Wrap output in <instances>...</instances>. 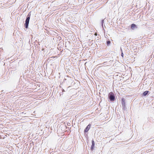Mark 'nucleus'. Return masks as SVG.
<instances>
[{"instance_id": "9b49d317", "label": "nucleus", "mask_w": 154, "mask_h": 154, "mask_svg": "<svg viewBox=\"0 0 154 154\" xmlns=\"http://www.w3.org/2000/svg\"><path fill=\"white\" fill-rule=\"evenodd\" d=\"M104 23V20H102L101 21L102 26V27H103V24Z\"/></svg>"}, {"instance_id": "f257e3e1", "label": "nucleus", "mask_w": 154, "mask_h": 154, "mask_svg": "<svg viewBox=\"0 0 154 154\" xmlns=\"http://www.w3.org/2000/svg\"><path fill=\"white\" fill-rule=\"evenodd\" d=\"M31 15V12H30L26 17L25 23L24 24V26L26 29L28 28Z\"/></svg>"}, {"instance_id": "20e7f679", "label": "nucleus", "mask_w": 154, "mask_h": 154, "mask_svg": "<svg viewBox=\"0 0 154 154\" xmlns=\"http://www.w3.org/2000/svg\"><path fill=\"white\" fill-rule=\"evenodd\" d=\"M91 124H89L85 128L84 130V132H88V131L89 130L90 127H91Z\"/></svg>"}, {"instance_id": "6e6552de", "label": "nucleus", "mask_w": 154, "mask_h": 154, "mask_svg": "<svg viewBox=\"0 0 154 154\" xmlns=\"http://www.w3.org/2000/svg\"><path fill=\"white\" fill-rule=\"evenodd\" d=\"M111 43V41L109 40H108L106 42V44L107 46L109 45Z\"/></svg>"}, {"instance_id": "1a4fd4ad", "label": "nucleus", "mask_w": 154, "mask_h": 154, "mask_svg": "<svg viewBox=\"0 0 154 154\" xmlns=\"http://www.w3.org/2000/svg\"><path fill=\"white\" fill-rule=\"evenodd\" d=\"M17 91H19L21 90V88H20V86L18 85L17 86Z\"/></svg>"}, {"instance_id": "0eeeda50", "label": "nucleus", "mask_w": 154, "mask_h": 154, "mask_svg": "<svg viewBox=\"0 0 154 154\" xmlns=\"http://www.w3.org/2000/svg\"><path fill=\"white\" fill-rule=\"evenodd\" d=\"M149 91H145L143 94V96H146L149 93Z\"/></svg>"}, {"instance_id": "7ed1b4c3", "label": "nucleus", "mask_w": 154, "mask_h": 154, "mask_svg": "<svg viewBox=\"0 0 154 154\" xmlns=\"http://www.w3.org/2000/svg\"><path fill=\"white\" fill-rule=\"evenodd\" d=\"M72 82V80L70 78H69L67 79H64V83L66 82L68 85H69L70 83Z\"/></svg>"}, {"instance_id": "f8f14e48", "label": "nucleus", "mask_w": 154, "mask_h": 154, "mask_svg": "<svg viewBox=\"0 0 154 154\" xmlns=\"http://www.w3.org/2000/svg\"><path fill=\"white\" fill-rule=\"evenodd\" d=\"M91 143H92V145L94 146V140H92Z\"/></svg>"}, {"instance_id": "ddd939ff", "label": "nucleus", "mask_w": 154, "mask_h": 154, "mask_svg": "<svg viewBox=\"0 0 154 154\" xmlns=\"http://www.w3.org/2000/svg\"><path fill=\"white\" fill-rule=\"evenodd\" d=\"M122 108L123 110H125L127 109L125 106V107H122Z\"/></svg>"}, {"instance_id": "9d476101", "label": "nucleus", "mask_w": 154, "mask_h": 154, "mask_svg": "<svg viewBox=\"0 0 154 154\" xmlns=\"http://www.w3.org/2000/svg\"><path fill=\"white\" fill-rule=\"evenodd\" d=\"M94 147V145H91V151H93Z\"/></svg>"}, {"instance_id": "dca6fc26", "label": "nucleus", "mask_w": 154, "mask_h": 154, "mask_svg": "<svg viewBox=\"0 0 154 154\" xmlns=\"http://www.w3.org/2000/svg\"><path fill=\"white\" fill-rule=\"evenodd\" d=\"M121 51H122V50L121 48Z\"/></svg>"}, {"instance_id": "2eb2a0df", "label": "nucleus", "mask_w": 154, "mask_h": 154, "mask_svg": "<svg viewBox=\"0 0 154 154\" xmlns=\"http://www.w3.org/2000/svg\"><path fill=\"white\" fill-rule=\"evenodd\" d=\"M62 91H63H63H64V89H63V90H62Z\"/></svg>"}, {"instance_id": "39448f33", "label": "nucleus", "mask_w": 154, "mask_h": 154, "mask_svg": "<svg viewBox=\"0 0 154 154\" xmlns=\"http://www.w3.org/2000/svg\"><path fill=\"white\" fill-rule=\"evenodd\" d=\"M122 107H125V100L124 98L122 99Z\"/></svg>"}, {"instance_id": "4468645a", "label": "nucleus", "mask_w": 154, "mask_h": 154, "mask_svg": "<svg viewBox=\"0 0 154 154\" xmlns=\"http://www.w3.org/2000/svg\"><path fill=\"white\" fill-rule=\"evenodd\" d=\"M123 55H123V52H122V53H121V56L122 57H123Z\"/></svg>"}, {"instance_id": "f03ea898", "label": "nucleus", "mask_w": 154, "mask_h": 154, "mask_svg": "<svg viewBox=\"0 0 154 154\" xmlns=\"http://www.w3.org/2000/svg\"><path fill=\"white\" fill-rule=\"evenodd\" d=\"M108 97L110 100L113 101L115 100V97L114 94L112 92H110L108 95Z\"/></svg>"}, {"instance_id": "423d86ee", "label": "nucleus", "mask_w": 154, "mask_h": 154, "mask_svg": "<svg viewBox=\"0 0 154 154\" xmlns=\"http://www.w3.org/2000/svg\"><path fill=\"white\" fill-rule=\"evenodd\" d=\"M135 27L137 28V27L135 24H134V23H132L131 24V28L132 29H133V30L134 29Z\"/></svg>"}]
</instances>
